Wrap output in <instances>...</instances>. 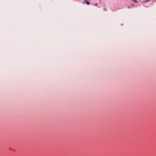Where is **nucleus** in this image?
I'll return each mask as SVG.
<instances>
[{
    "instance_id": "f257e3e1",
    "label": "nucleus",
    "mask_w": 156,
    "mask_h": 156,
    "mask_svg": "<svg viewBox=\"0 0 156 156\" xmlns=\"http://www.w3.org/2000/svg\"><path fill=\"white\" fill-rule=\"evenodd\" d=\"M150 0H144L143 2L146 3L148 2Z\"/></svg>"
},
{
    "instance_id": "423d86ee",
    "label": "nucleus",
    "mask_w": 156,
    "mask_h": 156,
    "mask_svg": "<svg viewBox=\"0 0 156 156\" xmlns=\"http://www.w3.org/2000/svg\"><path fill=\"white\" fill-rule=\"evenodd\" d=\"M104 10H105V11L106 10V8H105L104 9Z\"/></svg>"
},
{
    "instance_id": "39448f33",
    "label": "nucleus",
    "mask_w": 156,
    "mask_h": 156,
    "mask_svg": "<svg viewBox=\"0 0 156 156\" xmlns=\"http://www.w3.org/2000/svg\"><path fill=\"white\" fill-rule=\"evenodd\" d=\"M97 3H95V6H97Z\"/></svg>"
},
{
    "instance_id": "20e7f679",
    "label": "nucleus",
    "mask_w": 156,
    "mask_h": 156,
    "mask_svg": "<svg viewBox=\"0 0 156 156\" xmlns=\"http://www.w3.org/2000/svg\"><path fill=\"white\" fill-rule=\"evenodd\" d=\"M84 1L85 2L87 1V0H84Z\"/></svg>"
},
{
    "instance_id": "7ed1b4c3",
    "label": "nucleus",
    "mask_w": 156,
    "mask_h": 156,
    "mask_svg": "<svg viewBox=\"0 0 156 156\" xmlns=\"http://www.w3.org/2000/svg\"><path fill=\"white\" fill-rule=\"evenodd\" d=\"M132 1H133V2L137 3V2L136 0H131Z\"/></svg>"
},
{
    "instance_id": "f03ea898",
    "label": "nucleus",
    "mask_w": 156,
    "mask_h": 156,
    "mask_svg": "<svg viewBox=\"0 0 156 156\" xmlns=\"http://www.w3.org/2000/svg\"><path fill=\"white\" fill-rule=\"evenodd\" d=\"M86 3L87 5H89L90 4V3L89 2H88L87 1L86 2Z\"/></svg>"
}]
</instances>
